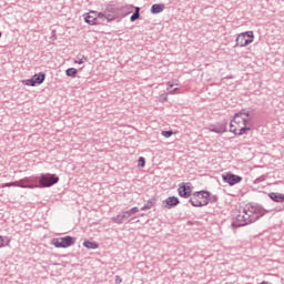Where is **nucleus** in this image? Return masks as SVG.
<instances>
[{
    "label": "nucleus",
    "mask_w": 284,
    "mask_h": 284,
    "mask_svg": "<svg viewBox=\"0 0 284 284\" xmlns=\"http://www.w3.org/2000/svg\"><path fill=\"white\" fill-rule=\"evenodd\" d=\"M222 181L224 183H227V185H239V183H241V181H243V178L240 175H236L234 173H224L222 174Z\"/></svg>",
    "instance_id": "6e6552de"
},
{
    "label": "nucleus",
    "mask_w": 284,
    "mask_h": 284,
    "mask_svg": "<svg viewBox=\"0 0 284 284\" xmlns=\"http://www.w3.org/2000/svg\"><path fill=\"white\" fill-rule=\"evenodd\" d=\"M172 134H174L173 130L162 131V136H164L165 139H170V136H172Z\"/></svg>",
    "instance_id": "cd10ccee"
},
{
    "label": "nucleus",
    "mask_w": 284,
    "mask_h": 284,
    "mask_svg": "<svg viewBox=\"0 0 284 284\" xmlns=\"http://www.w3.org/2000/svg\"><path fill=\"white\" fill-rule=\"evenodd\" d=\"M156 203V200L151 199L148 201V203H145L143 205V207L141 209L142 212H146V210H152V207H154V204Z\"/></svg>",
    "instance_id": "412c9836"
},
{
    "label": "nucleus",
    "mask_w": 284,
    "mask_h": 284,
    "mask_svg": "<svg viewBox=\"0 0 284 284\" xmlns=\"http://www.w3.org/2000/svg\"><path fill=\"white\" fill-rule=\"evenodd\" d=\"M32 79H33L36 85H41V83H43V81H45V72L36 73L34 75H32Z\"/></svg>",
    "instance_id": "dca6fc26"
},
{
    "label": "nucleus",
    "mask_w": 284,
    "mask_h": 284,
    "mask_svg": "<svg viewBox=\"0 0 284 284\" xmlns=\"http://www.w3.org/2000/svg\"><path fill=\"white\" fill-rule=\"evenodd\" d=\"M266 179H267V176L262 175V176L254 180V184L258 185V183H263L264 181H266Z\"/></svg>",
    "instance_id": "c85d7f7f"
},
{
    "label": "nucleus",
    "mask_w": 284,
    "mask_h": 284,
    "mask_svg": "<svg viewBox=\"0 0 284 284\" xmlns=\"http://www.w3.org/2000/svg\"><path fill=\"white\" fill-rule=\"evenodd\" d=\"M85 23L89 26H99V20L97 19V11H90L84 17Z\"/></svg>",
    "instance_id": "9d476101"
},
{
    "label": "nucleus",
    "mask_w": 284,
    "mask_h": 284,
    "mask_svg": "<svg viewBox=\"0 0 284 284\" xmlns=\"http://www.w3.org/2000/svg\"><path fill=\"white\" fill-rule=\"evenodd\" d=\"M112 223H115L116 225H123L125 223V220L123 219V214L119 213L118 215L111 217Z\"/></svg>",
    "instance_id": "a211bd4d"
},
{
    "label": "nucleus",
    "mask_w": 284,
    "mask_h": 284,
    "mask_svg": "<svg viewBox=\"0 0 284 284\" xmlns=\"http://www.w3.org/2000/svg\"><path fill=\"white\" fill-rule=\"evenodd\" d=\"M243 119H247V118H243V116H237L236 118V114H234L233 119H232V123H236V125H243Z\"/></svg>",
    "instance_id": "a878e982"
},
{
    "label": "nucleus",
    "mask_w": 284,
    "mask_h": 284,
    "mask_svg": "<svg viewBox=\"0 0 284 284\" xmlns=\"http://www.w3.org/2000/svg\"><path fill=\"white\" fill-rule=\"evenodd\" d=\"M268 199H271V201H274V203H284L283 193L271 192L268 193Z\"/></svg>",
    "instance_id": "ddd939ff"
},
{
    "label": "nucleus",
    "mask_w": 284,
    "mask_h": 284,
    "mask_svg": "<svg viewBox=\"0 0 284 284\" xmlns=\"http://www.w3.org/2000/svg\"><path fill=\"white\" fill-rule=\"evenodd\" d=\"M210 196H212L210 191H196L190 197L189 203H191L193 207H205V205H210Z\"/></svg>",
    "instance_id": "f03ea898"
},
{
    "label": "nucleus",
    "mask_w": 284,
    "mask_h": 284,
    "mask_svg": "<svg viewBox=\"0 0 284 284\" xmlns=\"http://www.w3.org/2000/svg\"><path fill=\"white\" fill-rule=\"evenodd\" d=\"M77 243V240L70 235L63 236V237H53L51 240V245H54V247L58 248H68L72 247Z\"/></svg>",
    "instance_id": "20e7f679"
},
{
    "label": "nucleus",
    "mask_w": 284,
    "mask_h": 284,
    "mask_svg": "<svg viewBox=\"0 0 284 284\" xmlns=\"http://www.w3.org/2000/svg\"><path fill=\"white\" fill-rule=\"evenodd\" d=\"M192 190H194V186H192V183L182 182L179 184L178 194L182 199H190V196H192Z\"/></svg>",
    "instance_id": "0eeeda50"
},
{
    "label": "nucleus",
    "mask_w": 284,
    "mask_h": 284,
    "mask_svg": "<svg viewBox=\"0 0 284 284\" xmlns=\"http://www.w3.org/2000/svg\"><path fill=\"white\" fill-rule=\"evenodd\" d=\"M0 247H3V236L0 235Z\"/></svg>",
    "instance_id": "4c0bfd02"
},
{
    "label": "nucleus",
    "mask_w": 284,
    "mask_h": 284,
    "mask_svg": "<svg viewBox=\"0 0 284 284\" xmlns=\"http://www.w3.org/2000/svg\"><path fill=\"white\" fill-rule=\"evenodd\" d=\"M21 182L19 181H14V182H9V183H2L0 184V187H21Z\"/></svg>",
    "instance_id": "aec40b11"
},
{
    "label": "nucleus",
    "mask_w": 284,
    "mask_h": 284,
    "mask_svg": "<svg viewBox=\"0 0 284 284\" xmlns=\"http://www.w3.org/2000/svg\"><path fill=\"white\" fill-rule=\"evenodd\" d=\"M77 72H78V70L74 68H69L65 70L67 77H71L72 79H74V77H77Z\"/></svg>",
    "instance_id": "4be33fe9"
},
{
    "label": "nucleus",
    "mask_w": 284,
    "mask_h": 284,
    "mask_svg": "<svg viewBox=\"0 0 284 284\" xmlns=\"http://www.w3.org/2000/svg\"><path fill=\"white\" fill-rule=\"evenodd\" d=\"M59 183V178L57 174L52 173H42L40 175V187H52V185H57Z\"/></svg>",
    "instance_id": "423d86ee"
},
{
    "label": "nucleus",
    "mask_w": 284,
    "mask_h": 284,
    "mask_svg": "<svg viewBox=\"0 0 284 284\" xmlns=\"http://www.w3.org/2000/svg\"><path fill=\"white\" fill-rule=\"evenodd\" d=\"M230 132H232L233 134H236V132H237L236 128L234 126V122H232V120L230 123Z\"/></svg>",
    "instance_id": "473e14b6"
},
{
    "label": "nucleus",
    "mask_w": 284,
    "mask_h": 284,
    "mask_svg": "<svg viewBox=\"0 0 284 284\" xmlns=\"http://www.w3.org/2000/svg\"><path fill=\"white\" fill-rule=\"evenodd\" d=\"M20 187L34 190L41 187V176L32 175L20 180Z\"/></svg>",
    "instance_id": "39448f33"
},
{
    "label": "nucleus",
    "mask_w": 284,
    "mask_h": 284,
    "mask_svg": "<svg viewBox=\"0 0 284 284\" xmlns=\"http://www.w3.org/2000/svg\"><path fill=\"white\" fill-rule=\"evenodd\" d=\"M116 9L114 7H108L106 10H104V14L106 17V23H110L111 21H114L116 19Z\"/></svg>",
    "instance_id": "9b49d317"
},
{
    "label": "nucleus",
    "mask_w": 284,
    "mask_h": 284,
    "mask_svg": "<svg viewBox=\"0 0 284 284\" xmlns=\"http://www.w3.org/2000/svg\"><path fill=\"white\" fill-rule=\"evenodd\" d=\"M163 10H165V4H163V3H155V4H152V7H151L152 14H161V12H163Z\"/></svg>",
    "instance_id": "2eb2a0df"
},
{
    "label": "nucleus",
    "mask_w": 284,
    "mask_h": 284,
    "mask_svg": "<svg viewBox=\"0 0 284 284\" xmlns=\"http://www.w3.org/2000/svg\"><path fill=\"white\" fill-rule=\"evenodd\" d=\"M265 216V209L261 205H248L243 210V213L239 214L232 222V227H245L252 223H256L258 219Z\"/></svg>",
    "instance_id": "f257e3e1"
},
{
    "label": "nucleus",
    "mask_w": 284,
    "mask_h": 284,
    "mask_svg": "<svg viewBox=\"0 0 284 284\" xmlns=\"http://www.w3.org/2000/svg\"><path fill=\"white\" fill-rule=\"evenodd\" d=\"M131 216H134V214H139V212H141V210H139V206H134L132 209L129 210Z\"/></svg>",
    "instance_id": "2f4dec72"
},
{
    "label": "nucleus",
    "mask_w": 284,
    "mask_h": 284,
    "mask_svg": "<svg viewBox=\"0 0 284 284\" xmlns=\"http://www.w3.org/2000/svg\"><path fill=\"white\" fill-rule=\"evenodd\" d=\"M161 99H162V101H168V93L163 94V95L161 97Z\"/></svg>",
    "instance_id": "c9c22d12"
},
{
    "label": "nucleus",
    "mask_w": 284,
    "mask_h": 284,
    "mask_svg": "<svg viewBox=\"0 0 284 284\" xmlns=\"http://www.w3.org/2000/svg\"><path fill=\"white\" fill-rule=\"evenodd\" d=\"M210 132H214L215 134H223V133L227 132V126L225 124L213 125L210 129Z\"/></svg>",
    "instance_id": "4468645a"
},
{
    "label": "nucleus",
    "mask_w": 284,
    "mask_h": 284,
    "mask_svg": "<svg viewBox=\"0 0 284 284\" xmlns=\"http://www.w3.org/2000/svg\"><path fill=\"white\" fill-rule=\"evenodd\" d=\"M106 21L105 11L97 12V20Z\"/></svg>",
    "instance_id": "bb28decb"
},
{
    "label": "nucleus",
    "mask_w": 284,
    "mask_h": 284,
    "mask_svg": "<svg viewBox=\"0 0 284 284\" xmlns=\"http://www.w3.org/2000/svg\"><path fill=\"white\" fill-rule=\"evenodd\" d=\"M237 116H242L245 119V116H250V110L247 109H242L240 112L235 113V119Z\"/></svg>",
    "instance_id": "5701e85b"
},
{
    "label": "nucleus",
    "mask_w": 284,
    "mask_h": 284,
    "mask_svg": "<svg viewBox=\"0 0 284 284\" xmlns=\"http://www.w3.org/2000/svg\"><path fill=\"white\" fill-rule=\"evenodd\" d=\"M166 85L169 87L168 90H170L171 88H174V84L172 82H168Z\"/></svg>",
    "instance_id": "f704fd0d"
},
{
    "label": "nucleus",
    "mask_w": 284,
    "mask_h": 284,
    "mask_svg": "<svg viewBox=\"0 0 284 284\" xmlns=\"http://www.w3.org/2000/svg\"><path fill=\"white\" fill-rule=\"evenodd\" d=\"M174 92H179V88H175V89L171 90L169 93L174 94Z\"/></svg>",
    "instance_id": "e433bc0d"
},
{
    "label": "nucleus",
    "mask_w": 284,
    "mask_h": 284,
    "mask_svg": "<svg viewBox=\"0 0 284 284\" xmlns=\"http://www.w3.org/2000/svg\"><path fill=\"white\" fill-rule=\"evenodd\" d=\"M181 203V200L176 196H169L166 200L162 202V207L166 210H172V207H176Z\"/></svg>",
    "instance_id": "1a4fd4ad"
},
{
    "label": "nucleus",
    "mask_w": 284,
    "mask_h": 284,
    "mask_svg": "<svg viewBox=\"0 0 284 284\" xmlns=\"http://www.w3.org/2000/svg\"><path fill=\"white\" fill-rule=\"evenodd\" d=\"M131 216H132V215H131L130 211H124V212H122V217L124 219V223H125L126 221H129Z\"/></svg>",
    "instance_id": "7c9ffc66"
},
{
    "label": "nucleus",
    "mask_w": 284,
    "mask_h": 284,
    "mask_svg": "<svg viewBox=\"0 0 284 284\" xmlns=\"http://www.w3.org/2000/svg\"><path fill=\"white\" fill-rule=\"evenodd\" d=\"M85 61H88V58L85 55H81V57L78 55L77 59L74 60V63H78V65H83Z\"/></svg>",
    "instance_id": "b1692460"
},
{
    "label": "nucleus",
    "mask_w": 284,
    "mask_h": 284,
    "mask_svg": "<svg viewBox=\"0 0 284 284\" xmlns=\"http://www.w3.org/2000/svg\"><path fill=\"white\" fill-rule=\"evenodd\" d=\"M138 166L139 168H145V158L140 156L138 160Z\"/></svg>",
    "instance_id": "c756f323"
},
{
    "label": "nucleus",
    "mask_w": 284,
    "mask_h": 284,
    "mask_svg": "<svg viewBox=\"0 0 284 284\" xmlns=\"http://www.w3.org/2000/svg\"><path fill=\"white\" fill-rule=\"evenodd\" d=\"M22 83L24 85H29L31 88H34L37 87V82H34V78H31V79H28V80H23Z\"/></svg>",
    "instance_id": "393cba45"
},
{
    "label": "nucleus",
    "mask_w": 284,
    "mask_h": 284,
    "mask_svg": "<svg viewBox=\"0 0 284 284\" xmlns=\"http://www.w3.org/2000/svg\"><path fill=\"white\" fill-rule=\"evenodd\" d=\"M247 123H250V119L243 118V125L239 131H236L235 136H243V134H247L252 128L247 126Z\"/></svg>",
    "instance_id": "f8f14e48"
},
{
    "label": "nucleus",
    "mask_w": 284,
    "mask_h": 284,
    "mask_svg": "<svg viewBox=\"0 0 284 284\" xmlns=\"http://www.w3.org/2000/svg\"><path fill=\"white\" fill-rule=\"evenodd\" d=\"M141 8L136 7L133 14L130 17V22L134 23V21L139 20L141 18Z\"/></svg>",
    "instance_id": "6ab92c4d"
},
{
    "label": "nucleus",
    "mask_w": 284,
    "mask_h": 284,
    "mask_svg": "<svg viewBox=\"0 0 284 284\" xmlns=\"http://www.w3.org/2000/svg\"><path fill=\"white\" fill-rule=\"evenodd\" d=\"M83 247H87V250H99V243L87 240L83 242Z\"/></svg>",
    "instance_id": "f3484780"
},
{
    "label": "nucleus",
    "mask_w": 284,
    "mask_h": 284,
    "mask_svg": "<svg viewBox=\"0 0 284 284\" xmlns=\"http://www.w3.org/2000/svg\"><path fill=\"white\" fill-rule=\"evenodd\" d=\"M250 43H254V31H246L237 34L235 48H247Z\"/></svg>",
    "instance_id": "7ed1b4c3"
},
{
    "label": "nucleus",
    "mask_w": 284,
    "mask_h": 284,
    "mask_svg": "<svg viewBox=\"0 0 284 284\" xmlns=\"http://www.w3.org/2000/svg\"><path fill=\"white\" fill-rule=\"evenodd\" d=\"M123 283V278H121V276L116 275L115 276V284H121Z\"/></svg>",
    "instance_id": "72a5a7b5"
}]
</instances>
